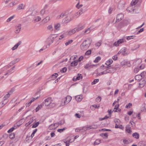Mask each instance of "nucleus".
Returning a JSON list of instances; mask_svg holds the SVG:
<instances>
[{"mask_svg": "<svg viewBox=\"0 0 146 146\" xmlns=\"http://www.w3.org/2000/svg\"><path fill=\"white\" fill-rule=\"evenodd\" d=\"M132 104L131 103H129L128 105H127L125 106V108H130V107L132 106Z\"/></svg>", "mask_w": 146, "mask_h": 146, "instance_id": "56", "label": "nucleus"}, {"mask_svg": "<svg viewBox=\"0 0 146 146\" xmlns=\"http://www.w3.org/2000/svg\"><path fill=\"white\" fill-rule=\"evenodd\" d=\"M101 44L102 43L101 42H99L96 43L95 44V45L96 46H99L101 45Z\"/></svg>", "mask_w": 146, "mask_h": 146, "instance_id": "61", "label": "nucleus"}, {"mask_svg": "<svg viewBox=\"0 0 146 146\" xmlns=\"http://www.w3.org/2000/svg\"><path fill=\"white\" fill-rule=\"evenodd\" d=\"M119 106V104H118L117 106L115 105V107L114 108V110H113V111H114L115 112H117V109L118 108Z\"/></svg>", "mask_w": 146, "mask_h": 146, "instance_id": "43", "label": "nucleus"}, {"mask_svg": "<svg viewBox=\"0 0 146 146\" xmlns=\"http://www.w3.org/2000/svg\"><path fill=\"white\" fill-rule=\"evenodd\" d=\"M119 68L118 67H114L112 68H109L106 70V73H112L114 72L117 69H119Z\"/></svg>", "mask_w": 146, "mask_h": 146, "instance_id": "3", "label": "nucleus"}, {"mask_svg": "<svg viewBox=\"0 0 146 146\" xmlns=\"http://www.w3.org/2000/svg\"><path fill=\"white\" fill-rule=\"evenodd\" d=\"M91 43V42L89 39H88L85 40L80 46L81 49L83 50H87L90 45Z\"/></svg>", "mask_w": 146, "mask_h": 146, "instance_id": "1", "label": "nucleus"}, {"mask_svg": "<svg viewBox=\"0 0 146 146\" xmlns=\"http://www.w3.org/2000/svg\"><path fill=\"white\" fill-rule=\"evenodd\" d=\"M75 30H76V32L78 31H79L81 30L82 28L81 27H76L75 28Z\"/></svg>", "mask_w": 146, "mask_h": 146, "instance_id": "58", "label": "nucleus"}, {"mask_svg": "<svg viewBox=\"0 0 146 146\" xmlns=\"http://www.w3.org/2000/svg\"><path fill=\"white\" fill-rule=\"evenodd\" d=\"M135 78L136 80H139V81L142 79V76H141L139 75H136Z\"/></svg>", "mask_w": 146, "mask_h": 146, "instance_id": "20", "label": "nucleus"}, {"mask_svg": "<svg viewBox=\"0 0 146 146\" xmlns=\"http://www.w3.org/2000/svg\"><path fill=\"white\" fill-rule=\"evenodd\" d=\"M7 102H4L3 101L2 103H0V108L2 107Z\"/></svg>", "mask_w": 146, "mask_h": 146, "instance_id": "38", "label": "nucleus"}, {"mask_svg": "<svg viewBox=\"0 0 146 146\" xmlns=\"http://www.w3.org/2000/svg\"><path fill=\"white\" fill-rule=\"evenodd\" d=\"M52 100L51 98L48 97L44 100V104L46 106L50 105L52 102Z\"/></svg>", "mask_w": 146, "mask_h": 146, "instance_id": "4", "label": "nucleus"}, {"mask_svg": "<svg viewBox=\"0 0 146 146\" xmlns=\"http://www.w3.org/2000/svg\"><path fill=\"white\" fill-rule=\"evenodd\" d=\"M101 140L99 139H96L94 142V145H98L100 143Z\"/></svg>", "mask_w": 146, "mask_h": 146, "instance_id": "28", "label": "nucleus"}, {"mask_svg": "<svg viewBox=\"0 0 146 146\" xmlns=\"http://www.w3.org/2000/svg\"><path fill=\"white\" fill-rule=\"evenodd\" d=\"M55 124H52L50 125L48 128L50 130H52L55 128Z\"/></svg>", "mask_w": 146, "mask_h": 146, "instance_id": "32", "label": "nucleus"}, {"mask_svg": "<svg viewBox=\"0 0 146 146\" xmlns=\"http://www.w3.org/2000/svg\"><path fill=\"white\" fill-rule=\"evenodd\" d=\"M123 142L125 144H128L129 143V141L128 140H126L125 139H123Z\"/></svg>", "mask_w": 146, "mask_h": 146, "instance_id": "47", "label": "nucleus"}, {"mask_svg": "<svg viewBox=\"0 0 146 146\" xmlns=\"http://www.w3.org/2000/svg\"><path fill=\"white\" fill-rule=\"evenodd\" d=\"M15 17V15H13L12 16H11L10 17L8 18L7 20V22H9L11 21L12 19H13Z\"/></svg>", "mask_w": 146, "mask_h": 146, "instance_id": "25", "label": "nucleus"}, {"mask_svg": "<svg viewBox=\"0 0 146 146\" xmlns=\"http://www.w3.org/2000/svg\"><path fill=\"white\" fill-rule=\"evenodd\" d=\"M130 62H129L124 61L121 62V64L122 66H124L127 65L128 64H130Z\"/></svg>", "mask_w": 146, "mask_h": 146, "instance_id": "24", "label": "nucleus"}, {"mask_svg": "<svg viewBox=\"0 0 146 146\" xmlns=\"http://www.w3.org/2000/svg\"><path fill=\"white\" fill-rule=\"evenodd\" d=\"M41 19V18L40 17L37 16L35 18L34 21H35L38 22Z\"/></svg>", "mask_w": 146, "mask_h": 146, "instance_id": "33", "label": "nucleus"}, {"mask_svg": "<svg viewBox=\"0 0 146 146\" xmlns=\"http://www.w3.org/2000/svg\"><path fill=\"white\" fill-rule=\"evenodd\" d=\"M107 74V73H106V70H105L104 71H103L102 72H101L100 73H97V76H100L101 75H103V74Z\"/></svg>", "mask_w": 146, "mask_h": 146, "instance_id": "35", "label": "nucleus"}, {"mask_svg": "<svg viewBox=\"0 0 146 146\" xmlns=\"http://www.w3.org/2000/svg\"><path fill=\"white\" fill-rule=\"evenodd\" d=\"M15 137V134L13 133H12L10 134L9 137L11 139H13Z\"/></svg>", "mask_w": 146, "mask_h": 146, "instance_id": "39", "label": "nucleus"}, {"mask_svg": "<svg viewBox=\"0 0 146 146\" xmlns=\"http://www.w3.org/2000/svg\"><path fill=\"white\" fill-rule=\"evenodd\" d=\"M37 131V129H36L33 131V133H32V134L31 135V136L32 137H33L34 136V134H35V133Z\"/></svg>", "mask_w": 146, "mask_h": 146, "instance_id": "52", "label": "nucleus"}, {"mask_svg": "<svg viewBox=\"0 0 146 146\" xmlns=\"http://www.w3.org/2000/svg\"><path fill=\"white\" fill-rule=\"evenodd\" d=\"M139 87L140 88L143 87L145 85L146 81L144 78H142L141 80L139 81Z\"/></svg>", "mask_w": 146, "mask_h": 146, "instance_id": "7", "label": "nucleus"}, {"mask_svg": "<svg viewBox=\"0 0 146 146\" xmlns=\"http://www.w3.org/2000/svg\"><path fill=\"white\" fill-rule=\"evenodd\" d=\"M48 29L51 31H53V29L52 26L49 25L48 27Z\"/></svg>", "mask_w": 146, "mask_h": 146, "instance_id": "55", "label": "nucleus"}, {"mask_svg": "<svg viewBox=\"0 0 146 146\" xmlns=\"http://www.w3.org/2000/svg\"><path fill=\"white\" fill-rule=\"evenodd\" d=\"M136 139H139V134L135 132L133 133L132 135Z\"/></svg>", "mask_w": 146, "mask_h": 146, "instance_id": "19", "label": "nucleus"}, {"mask_svg": "<svg viewBox=\"0 0 146 146\" xmlns=\"http://www.w3.org/2000/svg\"><path fill=\"white\" fill-rule=\"evenodd\" d=\"M38 98V97L36 98H33L31 99L30 101L31 102V103H32L33 102H34L35 100L37 99Z\"/></svg>", "mask_w": 146, "mask_h": 146, "instance_id": "62", "label": "nucleus"}, {"mask_svg": "<svg viewBox=\"0 0 146 146\" xmlns=\"http://www.w3.org/2000/svg\"><path fill=\"white\" fill-rule=\"evenodd\" d=\"M91 50H89L87 51L85 54L86 55H89L91 54Z\"/></svg>", "mask_w": 146, "mask_h": 146, "instance_id": "54", "label": "nucleus"}, {"mask_svg": "<svg viewBox=\"0 0 146 146\" xmlns=\"http://www.w3.org/2000/svg\"><path fill=\"white\" fill-rule=\"evenodd\" d=\"M112 58L115 60H116L117 58V56L116 55L113 56L112 57Z\"/></svg>", "mask_w": 146, "mask_h": 146, "instance_id": "64", "label": "nucleus"}, {"mask_svg": "<svg viewBox=\"0 0 146 146\" xmlns=\"http://www.w3.org/2000/svg\"><path fill=\"white\" fill-rule=\"evenodd\" d=\"M78 61L77 60H74L70 64L71 66H76L77 64Z\"/></svg>", "mask_w": 146, "mask_h": 146, "instance_id": "21", "label": "nucleus"}, {"mask_svg": "<svg viewBox=\"0 0 146 146\" xmlns=\"http://www.w3.org/2000/svg\"><path fill=\"white\" fill-rule=\"evenodd\" d=\"M126 48L125 47H124L119 51L117 54L122 53V55H124L125 54L124 53L126 51Z\"/></svg>", "mask_w": 146, "mask_h": 146, "instance_id": "12", "label": "nucleus"}, {"mask_svg": "<svg viewBox=\"0 0 146 146\" xmlns=\"http://www.w3.org/2000/svg\"><path fill=\"white\" fill-rule=\"evenodd\" d=\"M80 2L79 1L76 6V7L78 9H80L83 6L82 4L80 5Z\"/></svg>", "mask_w": 146, "mask_h": 146, "instance_id": "30", "label": "nucleus"}, {"mask_svg": "<svg viewBox=\"0 0 146 146\" xmlns=\"http://www.w3.org/2000/svg\"><path fill=\"white\" fill-rule=\"evenodd\" d=\"M80 15L81 14H80V12H79L78 11L75 14L74 16L77 17H79Z\"/></svg>", "mask_w": 146, "mask_h": 146, "instance_id": "53", "label": "nucleus"}, {"mask_svg": "<svg viewBox=\"0 0 146 146\" xmlns=\"http://www.w3.org/2000/svg\"><path fill=\"white\" fill-rule=\"evenodd\" d=\"M66 129L65 128H64L62 129H58L57 130V131L60 133H61L64 131V130Z\"/></svg>", "mask_w": 146, "mask_h": 146, "instance_id": "45", "label": "nucleus"}, {"mask_svg": "<svg viewBox=\"0 0 146 146\" xmlns=\"http://www.w3.org/2000/svg\"><path fill=\"white\" fill-rule=\"evenodd\" d=\"M42 108V106L41 105H39L36 109V111L37 112L39 110Z\"/></svg>", "mask_w": 146, "mask_h": 146, "instance_id": "34", "label": "nucleus"}, {"mask_svg": "<svg viewBox=\"0 0 146 146\" xmlns=\"http://www.w3.org/2000/svg\"><path fill=\"white\" fill-rule=\"evenodd\" d=\"M71 15L70 14H68L67 16L65 17L64 20V23H67L70 21L72 19L70 17Z\"/></svg>", "mask_w": 146, "mask_h": 146, "instance_id": "5", "label": "nucleus"}, {"mask_svg": "<svg viewBox=\"0 0 146 146\" xmlns=\"http://www.w3.org/2000/svg\"><path fill=\"white\" fill-rule=\"evenodd\" d=\"M50 20V17L47 16L42 20V22L45 23L48 22Z\"/></svg>", "mask_w": 146, "mask_h": 146, "instance_id": "16", "label": "nucleus"}, {"mask_svg": "<svg viewBox=\"0 0 146 146\" xmlns=\"http://www.w3.org/2000/svg\"><path fill=\"white\" fill-rule=\"evenodd\" d=\"M75 116L77 117V118H80V117H81V115H80L79 114V113H76L75 114Z\"/></svg>", "mask_w": 146, "mask_h": 146, "instance_id": "63", "label": "nucleus"}, {"mask_svg": "<svg viewBox=\"0 0 146 146\" xmlns=\"http://www.w3.org/2000/svg\"><path fill=\"white\" fill-rule=\"evenodd\" d=\"M89 127H83V131H86L88 130V129H89Z\"/></svg>", "mask_w": 146, "mask_h": 146, "instance_id": "60", "label": "nucleus"}, {"mask_svg": "<svg viewBox=\"0 0 146 146\" xmlns=\"http://www.w3.org/2000/svg\"><path fill=\"white\" fill-rule=\"evenodd\" d=\"M76 32L75 28L68 32V34L71 35L75 33Z\"/></svg>", "mask_w": 146, "mask_h": 146, "instance_id": "17", "label": "nucleus"}, {"mask_svg": "<svg viewBox=\"0 0 146 146\" xmlns=\"http://www.w3.org/2000/svg\"><path fill=\"white\" fill-rule=\"evenodd\" d=\"M20 60V59L19 58H17L15 60L13 61H12L13 62L12 63L13 64H15L16 63L18 62H19Z\"/></svg>", "mask_w": 146, "mask_h": 146, "instance_id": "46", "label": "nucleus"}, {"mask_svg": "<svg viewBox=\"0 0 146 146\" xmlns=\"http://www.w3.org/2000/svg\"><path fill=\"white\" fill-rule=\"evenodd\" d=\"M65 15V13H62L60 15H58L57 17L58 19H61Z\"/></svg>", "mask_w": 146, "mask_h": 146, "instance_id": "31", "label": "nucleus"}, {"mask_svg": "<svg viewBox=\"0 0 146 146\" xmlns=\"http://www.w3.org/2000/svg\"><path fill=\"white\" fill-rule=\"evenodd\" d=\"M123 17V14H118L117 17L116 22H119L122 20Z\"/></svg>", "mask_w": 146, "mask_h": 146, "instance_id": "6", "label": "nucleus"}, {"mask_svg": "<svg viewBox=\"0 0 146 146\" xmlns=\"http://www.w3.org/2000/svg\"><path fill=\"white\" fill-rule=\"evenodd\" d=\"M100 59L101 57L100 56H98L96 58L95 60H94V62H98Z\"/></svg>", "mask_w": 146, "mask_h": 146, "instance_id": "37", "label": "nucleus"}, {"mask_svg": "<svg viewBox=\"0 0 146 146\" xmlns=\"http://www.w3.org/2000/svg\"><path fill=\"white\" fill-rule=\"evenodd\" d=\"M135 44H133V48L131 49V50L133 51L135 50H136L139 47V44H137V46H135Z\"/></svg>", "mask_w": 146, "mask_h": 146, "instance_id": "22", "label": "nucleus"}, {"mask_svg": "<svg viewBox=\"0 0 146 146\" xmlns=\"http://www.w3.org/2000/svg\"><path fill=\"white\" fill-rule=\"evenodd\" d=\"M34 121L35 122H36L35 117H33L32 118H31L29 122L28 123H27V124H26V125H28L31 124V123H32L34 122Z\"/></svg>", "mask_w": 146, "mask_h": 146, "instance_id": "13", "label": "nucleus"}, {"mask_svg": "<svg viewBox=\"0 0 146 146\" xmlns=\"http://www.w3.org/2000/svg\"><path fill=\"white\" fill-rule=\"evenodd\" d=\"M139 1V0H132L131 4V5H135Z\"/></svg>", "mask_w": 146, "mask_h": 146, "instance_id": "23", "label": "nucleus"}, {"mask_svg": "<svg viewBox=\"0 0 146 146\" xmlns=\"http://www.w3.org/2000/svg\"><path fill=\"white\" fill-rule=\"evenodd\" d=\"M67 70V68L66 67H64L62 68V70H60L61 72L63 73L65 72Z\"/></svg>", "mask_w": 146, "mask_h": 146, "instance_id": "51", "label": "nucleus"}, {"mask_svg": "<svg viewBox=\"0 0 146 146\" xmlns=\"http://www.w3.org/2000/svg\"><path fill=\"white\" fill-rule=\"evenodd\" d=\"M21 29V25L19 24L16 27V30L15 31V33H19L20 32Z\"/></svg>", "mask_w": 146, "mask_h": 146, "instance_id": "10", "label": "nucleus"}, {"mask_svg": "<svg viewBox=\"0 0 146 146\" xmlns=\"http://www.w3.org/2000/svg\"><path fill=\"white\" fill-rule=\"evenodd\" d=\"M82 98V96L81 95H78L75 96V99L78 102H80Z\"/></svg>", "mask_w": 146, "mask_h": 146, "instance_id": "14", "label": "nucleus"}, {"mask_svg": "<svg viewBox=\"0 0 146 146\" xmlns=\"http://www.w3.org/2000/svg\"><path fill=\"white\" fill-rule=\"evenodd\" d=\"M22 43L21 41L18 42L17 44H16L12 48V50H13L17 48L18 46L20 45Z\"/></svg>", "mask_w": 146, "mask_h": 146, "instance_id": "11", "label": "nucleus"}, {"mask_svg": "<svg viewBox=\"0 0 146 146\" xmlns=\"http://www.w3.org/2000/svg\"><path fill=\"white\" fill-rule=\"evenodd\" d=\"M99 80L98 79H96L94 80L92 82V84L93 85L95 84L97 82H98Z\"/></svg>", "mask_w": 146, "mask_h": 146, "instance_id": "36", "label": "nucleus"}, {"mask_svg": "<svg viewBox=\"0 0 146 146\" xmlns=\"http://www.w3.org/2000/svg\"><path fill=\"white\" fill-rule=\"evenodd\" d=\"M39 122H37L35 123V124H33L32 127L33 128H35L37 127L39 125Z\"/></svg>", "mask_w": 146, "mask_h": 146, "instance_id": "42", "label": "nucleus"}, {"mask_svg": "<svg viewBox=\"0 0 146 146\" xmlns=\"http://www.w3.org/2000/svg\"><path fill=\"white\" fill-rule=\"evenodd\" d=\"M91 31L90 28H88L86 30H85L84 32V33H86V34L90 32Z\"/></svg>", "mask_w": 146, "mask_h": 146, "instance_id": "57", "label": "nucleus"}, {"mask_svg": "<svg viewBox=\"0 0 146 146\" xmlns=\"http://www.w3.org/2000/svg\"><path fill=\"white\" fill-rule=\"evenodd\" d=\"M11 94L10 92L8 93L4 97L3 100L4 102H7V99L9 97V96Z\"/></svg>", "mask_w": 146, "mask_h": 146, "instance_id": "18", "label": "nucleus"}, {"mask_svg": "<svg viewBox=\"0 0 146 146\" xmlns=\"http://www.w3.org/2000/svg\"><path fill=\"white\" fill-rule=\"evenodd\" d=\"M58 75V74L55 73L52 75V76H51L50 78L53 79H54V78L57 77Z\"/></svg>", "mask_w": 146, "mask_h": 146, "instance_id": "29", "label": "nucleus"}, {"mask_svg": "<svg viewBox=\"0 0 146 146\" xmlns=\"http://www.w3.org/2000/svg\"><path fill=\"white\" fill-rule=\"evenodd\" d=\"M82 76L81 74H78L77 76H76V78L77 80H80L82 79Z\"/></svg>", "mask_w": 146, "mask_h": 146, "instance_id": "26", "label": "nucleus"}, {"mask_svg": "<svg viewBox=\"0 0 146 146\" xmlns=\"http://www.w3.org/2000/svg\"><path fill=\"white\" fill-rule=\"evenodd\" d=\"M60 27V25L59 23L56 24L54 25V28L56 30H58L59 28Z\"/></svg>", "mask_w": 146, "mask_h": 146, "instance_id": "27", "label": "nucleus"}, {"mask_svg": "<svg viewBox=\"0 0 146 146\" xmlns=\"http://www.w3.org/2000/svg\"><path fill=\"white\" fill-rule=\"evenodd\" d=\"M101 98L99 96L96 99V102H99L101 100Z\"/></svg>", "mask_w": 146, "mask_h": 146, "instance_id": "48", "label": "nucleus"}, {"mask_svg": "<svg viewBox=\"0 0 146 146\" xmlns=\"http://www.w3.org/2000/svg\"><path fill=\"white\" fill-rule=\"evenodd\" d=\"M146 74V72L145 71H143L141 72L140 74L139 75L141 76H142V78H143L145 76V74Z\"/></svg>", "mask_w": 146, "mask_h": 146, "instance_id": "40", "label": "nucleus"}, {"mask_svg": "<svg viewBox=\"0 0 146 146\" xmlns=\"http://www.w3.org/2000/svg\"><path fill=\"white\" fill-rule=\"evenodd\" d=\"M73 42L72 40H69L67 42L65 43V45L67 46L71 44Z\"/></svg>", "mask_w": 146, "mask_h": 146, "instance_id": "44", "label": "nucleus"}, {"mask_svg": "<svg viewBox=\"0 0 146 146\" xmlns=\"http://www.w3.org/2000/svg\"><path fill=\"white\" fill-rule=\"evenodd\" d=\"M139 69L138 68H136L134 69V72L135 73H136L139 71Z\"/></svg>", "mask_w": 146, "mask_h": 146, "instance_id": "59", "label": "nucleus"}, {"mask_svg": "<svg viewBox=\"0 0 146 146\" xmlns=\"http://www.w3.org/2000/svg\"><path fill=\"white\" fill-rule=\"evenodd\" d=\"M124 42V40L123 39H121L119 40L117 42H115L114 43V45L116 46H119V44H121Z\"/></svg>", "mask_w": 146, "mask_h": 146, "instance_id": "9", "label": "nucleus"}, {"mask_svg": "<svg viewBox=\"0 0 146 146\" xmlns=\"http://www.w3.org/2000/svg\"><path fill=\"white\" fill-rule=\"evenodd\" d=\"M125 3L123 2H120L118 5V7L119 9H122L124 7Z\"/></svg>", "mask_w": 146, "mask_h": 146, "instance_id": "8", "label": "nucleus"}, {"mask_svg": "<svg viewBox=\"0 0 146 146\" xmlns=\"http://www.w3.org/2000/svg\"><path fill=\"white\" fill-rule=\"evenodd\" d=\"M25 8V5L23 4L19 5L17 9V10H19L21 9H23Z\"/></svg>", "mask_w": 146, "mask_h": 146, "instance_id": "15", "label": "nucleus"}, {"mask_svg": "<svg viewBox=\"0 0 146 146\" xmlns=\"http://www.w3.org/2000/svg\"><path fill=\"white\" fill-rule=\"evenodd\" d=\"M15 129V128L14 127H12L7 132L8 133H11Z\"/></svg>", "mask_w": 146, "mask_h": 146, "instance_id": "49", "label": "nucleus"}, {"mask_svg": "<svg viewBox=\"0 0 146 146\" xmlns=\"http://www.w3.org/2000/svg\"><path fill=\"white\" fill-rule=\"evenodd\" d=\"M45 9H42L40 11V14L42 15H43L45 13Z\"/></svg>", "mask_w": 146, "mask_h": 146, "instance_id": "50", "label": "nucleus"}, {"mask_svg": "<svg viewBox=\"0 0 146 146\" xmlns=\"http://www.w3.org/2000/svg\"><path fill=\"white\" fill-rule=\"evenodd\" d=\"M72 99V98L70 96H68L63 99L62 101L61 105H64L68 103Z\"/></svg>", "mask_w": 146, "mask_h": 146, "instance_id": "2", "label": "nucleus"}, {"mask_svg": "<svg viewBox=\"0 0 146 146\" xmlns=\"http://www.w3.org/2000/svg\"><path fill=\"white\" fill-rule=\"evenodd\" d=\"M15 2H11L10 3H9L7 6L8 7H13V5H15L14 4Z\"/></svg>", "mask_w": 146, "mask_h": 146, "instance_id": "41", "label": "nucleus"}]
</instances>
